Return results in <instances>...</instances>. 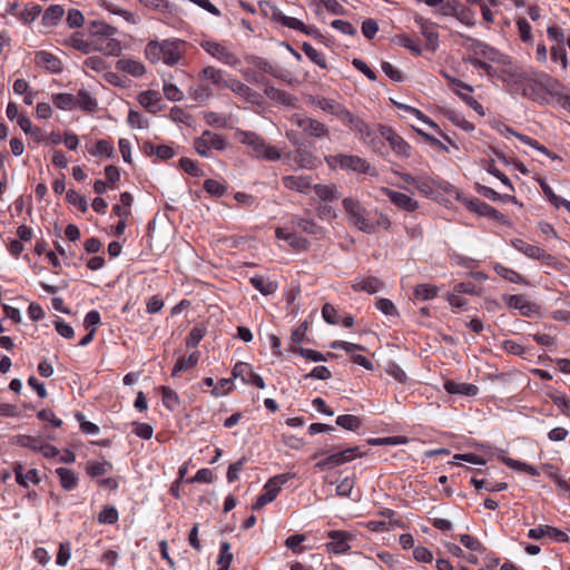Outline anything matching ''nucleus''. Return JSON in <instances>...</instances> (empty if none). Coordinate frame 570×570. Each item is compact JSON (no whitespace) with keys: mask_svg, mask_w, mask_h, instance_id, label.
I'll list each match as a JSON object with an SVG mask.
<instances>
[{"mask_svg":"<svg viewBox=\"0 0 570 570\" xmlns=\"http://www.w3.org/2000/svg\"><path fill=\"white\" fill-rule=\"evenodd\" d=\"M88 31L90 33L95 51L115 57H118L121 53V43L114 37L117 32L115 27L102 21H91L88 26Z\"/></svg>","mask_w":570,"mask_h":570,"instance_id":"nucleus-1","label":"nucleus"},{"mask_svg":"<svg viewBox=\"0 0 570 570\" xmlns=\"http://www.w3.org/2000/svg\"><path fill=\"white\" fill-rule=\"evenodd\" d=\"M522 96L540 104H549L548 96L552 99L561 83L547 73H540L535 79H524L520 83Z\"/></svg>","mask_w":570,"mask_h":570,"instance_id":"nucleus-2","label":"nucleus"},{"mask_svg":"<svg viewBox=\"0 0 570 570\" xmlns=\"http://www.w3.org/2000/svg\"><path fill=\"white\" fill-rule=\"evenodd\" d=\"M238 141L253 150V156L268 161H275L281 158V153L256 132L240 130L235 132Z\"/></svg>","mask_w":570,"mask_h":570,"instance_id":"nucleus-3","label":"nucleus"},{"mask_svg":"<svg viewBox=\"0 0 570 570\" xmlns=\"http://www.w3.org/2000/svg\"><path fill=\"white\" fill-rule=\"evenodd\" d=\"M326 160L330 166H338L344 170L377 176V170L366 159L356 155L337 154Z\"/></svg>","mask_w":570,"mask_h":570,"instance_id":"nucleus-4","label":"nucleus"},{"mask_svg":"<svg viewBox=\"0 0 570 570\" xmlns=\"http://www.w3.org/2000/svg\"><path fill=\"white\" fill-rule=\"evenodd\" d=\"M342 205L344 210L348 215V220L357 229L367 234H372L375 232V224H373L365 217L366 210L357 199L352 197L344 198Z\"/></svg>","mask_w":570,"mask_h":570,"instance_id":"nucleus-5","label":"nucleus"},{"mask_svg":"<svg viewBox=\"0 0 570 570\" xmlns=\"http://www.w3.org/2000/svg\"><path fill=\"white\" fill-rule=\"evenodd\" d=\"M460 37L464 39L463 47L473 53L472 57L478 58V56H480L489 61L502 65L510 63V59L507 56L501 55L498 50L490 47L489 45L462 33H460Z\"/></svg>","mask_w":570,"mask_h":570,"instance_id":"nucleus-6","label":"nucleus"},{"mask_svg":"<svg viewBox=\"0 0 570 570\" xmlns=\"http://www.w3.org/2000/svg\"><path fill=\"white\" fill-rule=\"evenodd\" d=\"M194 148L202 157H210L212 150L223 151L227 148L225 138L210 130H204L199 137L194 139Z\"/></svg>","mask_w":570,"mask_h":570,"instance_id":"nucleus-7","label":"nucleus"},{"mask_svg":"<svg viewBox=\"0 0 570 570\" xmlns=\"http://www.w3.org/2000/svg\"><path fill=\"white\" fill-rule=\"evenodd\" d=\"M291 121L301 128L303 134L308 137L317 139L330 138L328 127L315 118L295 114L292 116Z\"/></svg>","mask_w":570,"mask_h":570,"instance_id":"nucleus-8","label":"nucleus"},{"mask_svg":"<svg viewBox=\"0 0 570 570\" xmlns=\"http://www.w3.org/2000/svg\"><path fill=\"white\" fill-rule=\"evenodd\" d=\"M199 46L208 55L224 65L236 67L240 63V59L237 57V55L229 50L223 42L214 40H202Z\"/></svg>","mask_w":570,"mask_h":570,"instance_id":"nucleus-9","label":"nucleus"},{"mask_svg":"<svg viewBox=\"0 0 570 570\" xmlns=\"http://www.w3.org/2000/svg\"><path fill=\"white\" fill-rule=\"evenodd\" d=\"M309 104L330 115L335 116L343 124L350 121L352 112L334 99L325 97H311Z\"/></svg>","mask_w":570,"mask_h":570,"instance_id":"nucleus-10","label":"nucleus"},{"mask_svg":"<svg viewBox=\"0 0 570 570\" xmlns=\"http://www.w3.org/2000/svg\"><path fill=\"white\" fill-rule=\"evenodd\" d=\"M272 19L289 29L298 30L307 36L314 37L315 39L322 40L324 38L321 31L315 27H307L299 19L284 14L279 9L275 8L273 10Z\"/></svg>","mask_w":570,"mask_h":570,"instance_id":"nucleus-11","label":"nucleus"},{"mask_svg":"<svg viewBox=\"0 0 570 570\" xmlns=\"http://www.w3.org/2000/svg\"><path fill=\"white\" fill-rule=\"evenodd\" d=\"M350 129L357 132L358 138L366 145L371 146L373 150H377V145L382 141L379 139V137L375 135V132L370 128V126L364 122L361 118L355 116L354 114L351 115L350 121H346L344 124Z\"/></svg>","mask_w":570,"mask_h":570,"instance_id":"nucleus-12","label":"nucleus"},{"mask_svg":"<svg viewBox=\"0 0 570 570\" xmlns=\"http://www.w3.org/2000/svg\"><path fill=\"white\" fill-rule=\"evenodd\" d=\"M511 245L517 250H519L520 253H522L523 255H525L529 258L541 261L542 263H544L547 265L554 264L556 258L552 255L548 254L543 248H541L537 245L529 244L520 238L512 239Z\"/></svg>","mask_w":570,"mask_h":570,"instance_id":"nucleus-13","label":"nucleus"},{"mask_svg":"<svg viewBox=\"0 0 570 570\" xmlns=\"http://www.w3.org/2000/svg\"><path fill=\"white\" fill-rule=\"evenodd\" d=\"M355 456H362L358 446L348 448L337 453L331 454L325 459L318 461L315 464V468L320 470H325L326 468L342 465L346 462L352 461Z\"/></svg>","mask_w":570,"mask_h":570,"instance_id":"nucleus-14","label":"nucleus"},{"mask_svg":"<svg viewBox=\"0 0 570 570\" xmlns=\"http://www.w3.org/2000/svg\"><path fill=\"white\" fill-rule=\"evenodd\" d=\"M198 77L203 82L212 85L217 90L227 89L230 82V78H227V73L214 66L203 68Z\"/></svg>","mask_w":570,"mask_h":570,"instance_id":"nucleus-15","label":"nucleus"},{"mask_svg":"<svg viewBox=\"0 0 570 570\" xmlns=\"http://www.w3.org/2000/svg\"><path fill=\"white\" fill-rule=\"evenodd\" d=\"M380 132L382 138L389 141L395 155L402 158H407L411 156V146L401 136H399L391 127L381 126Z\"/></svg>","mask_w":570,"mask_h":570,"instance_id":"nucleus-16","label":"nucleus"},{"mask_svg":"<svg viewBox=\"0 0 570 570\" xmlns=\"http://www.w3.org/2000/svg\"><path fill=\"white\" fill-rule=\"evenodd\" d=\"M184 41L179 39L174 40H163L161 41V61L165 65L174 66L181 58V48L184 46Z\"/></svg>","mask_w":570,"mask_h":570,"instance_id":"nucleus-17","label":"nucleus"},{"mask_svg":"<svg viewBox=\"0 0 570 570\" xmlns=\"http://www.w3.org/2000/svg\"><path fill=\"white\" fill-rule=\"evenodd\" d=\"M381 191L400 209L406 212H415L419 208V203L406 194L382 187Z\"/></svg>","mask_w":570,"mask_h":570,"instance_id":"nucleus-18","label":"nucleus"},{"mask_svg":"<svg viewBox=\"0 0 570 570\" xmlns=\"http://www.w3.org/2000/svg\"><path fill=\"white\" fill-rule=\"evenodd\" d=\"M275 235L278 239L285 240L292 248L296 250H307L309 247V240L296 233L289 232L285 227H277Z\"/></svg>","mask_w":570,"mask_h":570,"instance_id":"nucleus-19","label":"nucleus"},{"mask_svg":"<svg viewBox=\"0 0 570 570\" xmlns=\"http://www.w3.org/2000/svg\"><path fill=\"white\" fill-rule=\"evenodd\" d=\"M36 63L40 67L46 68L52 73H59L62 70L61 60L49 51H38L35 56Z\"/></svg>","mask_w":570,"mask_h":570,"instance_id":"nucleus-20","label":"nucleus"},{"mask_svg":"<svg viewBox=\"0 0 570 570\" xmlns=\"http://www.w3.org/2000/svg\"><path fill=\"white\" fill-rule=\"evenodd\" d=\"M503 301L509 307L519 309L523 316H530L535 312V305L530 303L523 295H505Z\"/></svg>","mask_w":570,"mask_h":570,"instance_id":"nucleus-21","label":"nucleus"},{"mask_svg":"<svg viewBox=\"0 0 570 570\" xmlns=\"http://www.w3.org/2000/svg\"><path fill=\"white\" fill-rule=\"evenodd\" d=\"M452 82L460 89L458 91V95L461 97V99L469 105L473 110H475L479 115H484V109L482 105L475 100L470 94L473 91V88L458 79H453Z\"/></svg>","mask_w":570,"mask_h":570,"instance_id":"nucleus-22","label":"nucleus"},{"mask_svg":"<svg viewBox=\"0 0 570 570\" xmlns=\"http://www.w3.org/2000/svg\"><path fill=\"white\" fill-rule=\"evenodd\" d=\"M285 188L298 193H307L312 187V179L309 176H294L288 175L282 178Z\"/></svg>","mask_w":570,"mask_h":570,"instance_id":"nucleus-23","label":"nucleus"},{"mask_svg":"<svg viewBox=\"0 0 570 570\" xmlns=\"http://www.w3.org/2000/svg\"><path fill=\"white\" fill-rule=\"evenodd\" d=\"M228 89L248 102L255 104L259 101V95L236 78H230Z\"/></svg>","mask_w":570,"mask_h":570,"instance_id":"nucleus-24","label":"nucleus"},{"mask_svg":"<svg viewBox=\"0 0 570 570\" xmlns=\"http://www.w3.org/2000/svg\"><path fill=\"white\" fill-rule=\"evenodd\" d=\"M328 538L332 539L331 542L326 544L327 550L333 553H343L350 549V544L347 543V533L343 531H330Z\"/></svg>","mask_w":570,"mask_h":570,"instance_id":"nucleus-25","label":"nucleus"},{"mask_svg":"<svg viewBox=\"0 0 570 570\" xmlns=\"http://www.w3.org/2000/svg\"><path fill=\"white\" fill-rule=\"evenodd\" d=\"M159 101L160 96L155 90H146L138 95V102L150 114H156L160 110Z\"/></svg>","mask_w":570,"mask_h":570,"instance_id":"nucleus-26","label":"nucleus"},{"mask_svg":"<svg viewBox=\"0 0 570 570\" xmlns=\"http://www.w3.org/2000/svg\"><path fill=\"white\" fill-rule=\"evenodd\" d=\"M384 284L377 277L368 276L362 279H355L352 287L355 292H366L374 294L383 288Z\"/></svg>","mask_w":570,"mask_h":570,"instance_id":"nucleus-27","label":"nucleus"},{"mask_svg":"<svg viewBox=\"0 0 570 570\" xmlns=\"http://www.w3.org/2000/svg\"><path fill=\"white\" fill-rule=\"evenodd\" d=\"M444 389L450 394H461L466 396H474L478 394V386L470 383H458L454 381H446Z\"/></svg>","mask_w":570,"mask_h":570,"instance_id":"nucleus-28","label":"nucleus"},{"mask_svg":"<svg viewBox=\"0 0 570 570\" xmlns=\"http://www.w3.org/2000/svg\"><path fill=\"white\" fill-rule=\"evenodd\" d=\"M294 161L298 165V167L304 169H313L317 166V158L305 148H297L294 151Z\"/></svg>","mask_w":570,"mask_h":570,"instance_id":"nucleus-29","label":"nucleus"},{"mask_svg":"<svg viewBox=\"0 0 570 570\" xmlns=\"http://www.w3.org/2000/svg\"><path fill=\"white\" fill-rule=\"evenodd\" d=\"M249 283L255 289L265 296L274 294L278 287L276 282L269 281L268 278L261 275L250 277Z\"/></svg>","mask_w":570,"mask_h":570,"instance_id":"nucleus-30","label":"nucleus"},{"mask_svg":"<svg viewBox=\"0 0 570 570\" xmlns=\"http://www.w3.org/2000/svg\"><path fill=\"white\" fill-rule=\"evenodd\" d=\"M199 357V352H194L188 357H179L174 365L171 376H177L180 372L194 368L197 365Z\"/></svg>","mask_w":570,"mask_h":570,"instance_id":"nucleus-31","label":"nucleus"},{"mask_svg":"<svg viewBox=\"0 0 570 570\" xmlns=\"http://www.w3.org/2000/svg\"><path fill=\"white\" fill-rule=\"evenodd\" d=\"M117 68L134 77H141L146 72L145 66L132 59H120L117 61Z\"/></svg>","mask_w":570,"mask_h":570,"instance_id":"nucleus-32","label":"nucleus"},{"mask_svg":"<svg viewBox=\"0 0 570 570\" xmlns=\"http://www.w3.org/2000/svg\"><path fill=\"white\" fill-rule=\"evenodd\" d=\"M392 102L399 108V109H402L409 114H412L414 115L419 120H421L422 122L426 124L429 127L435 129L438 132H440L441 135L442 131L440 129V127L438 126V124H435L431 118H429L426 115H424L421 110L412 107V106H409V105H405V104H402V102H397L395 100H392Z\"/></svg>","mask_w":570,"mask_h":570,"instance_id":"nucleus-33","label":"nucleus"},{"mask_svg":"<svg viewBox=\"0 0 570 570\" xmlns=\"http://www.w3.org/2000/svg\"><path fill=\"white\" fill-rule=\"evenodd\" d=\"M65 9L60 4H51L42 16V24L46 27L56 26L63 17Z\"/></svg>","mask_w":570,"mask_h":570,"instance_id":"nucleus-34","label":"nucleus"},{"mask_svg":"<svg viewBox=\"0 0 570 570\" xmlns=\"http://www.w3.org/2000/svg\"><path fill=\"white\" fill-rule=\"evenodd\" d=\"M56 474L58 475L60 484L65 490L70 491L77 487L78 476L72 470L67 468H58L56 469Z\"/></svg>","mask_w":570,"mask_h":570,"instance_id":"nucleus-35","label":"nucleus"},{"mask_svg":"<svg viewBox=\"0 0 570 570\" xmlns=\"http://www.w3.org/2000/svg\"><path fill=\"white\" fill-rule=\"evenodd\" d=\"M313 189L317 197L323 202H333L338 199V191L334 184H317L313 186Z\"/></svg>","mask_w":570,"mask_h":570,"instance_id":"nucleus-36","label":"nucleus"},{"mask_svg":"<svg viewBox=\"0 0 570 570\" xmlns=\"http://www.w3.org/2000/svg\"><path fill=\"white\" fill-rule=\"evenodd\" d=\"M277 494H278V492H276L275 488H273V487L269 488V484L266 482V484L263 488V493L257 497L252 509L254 511L261 510L267 503L273 502L277 498Z\"/></svg>","mask_w":570,"mask_h":570,"instance_id":"nucleus-37","label":"nucleus"},{"mask_svg":"<svg viewBox=\"0 0 570 570\" xmlns=\"http://www.w3.org/2000/svg\"><path fill=\"white\" fill-rule=\"evenodd\" d=\"M291 223L294 227H297L302 232L309 235H317L322 230V227L315 224L313 220L302 218L295 215L292 217Z\"/></svg>","mask_w":570,"mask_h":570,"instance_id":"nucleus-38","label":"nucleus"},{"mask_svg":"<svg viewBox=\"0 0 570 570\" xmlns=\"http://www.w3.org/2000/svg\"><path fill=\"white\" fill-rule=\"evenodd\" d=\"M301 49L311 61H313L322 69H327V62L325 57L320 51H317L312 45H309L308 42H303Z\"/></svg>","mask_w":570,"mask_h":570,"instance_id":"nucleus-39","label":"nucleus"},{"mask_svg":"<svg viewBox=\"0 0 570 570\" xmlns=\"http://www.w3.org/2000/svg\"><path fill=\"white\" fill-rule=\"evenodd\" d=\"M76 98V107L87 111H94L97 108V101L90 96L86 89H79Z\"/></svg>","mask_w":570,"mask_h":570,"instance_id":"nucleus-40","label":"nucleus"},{"mask_svg":"<svg viewBox=\"0 0 570 570\" xmlns=\"http://www.w3.org/2000/svg\"><path fill=\"white\" fill-rule=\"evenodd\" d=\"M336 424L347 431H357L362 426V420L353 414H343L336 417Z\"/></svg>","mask_w":570,"mask_h":570,"instance_id":"nucleus-41","label":"nucleus"},{"mask_svg":"<svg viewBox=\"0 0 570 570\" xmlns=\"http://www.w3.org/2000/svg\"><path fill=\"white\" fill-rule=\"evenodd\" d=\"M233 558V553L230 552V543L223 541L219 547V557L217 560V564L219 566L218 570H229Z\"/></svg>","mask_w":570,"mask_h":570,"instance_id":"nucleus-42","label":"nucleus"},{"mask_svg":"<svg viewBox=\"0 0 570 570\" xmlns=\"http://www.w3.org/2000/svg\"><path fill=\"white\" fill-rule=\"evenodd\" d=\"M163 404L170 411H174L179 404L178 394L169 386H160Z\"/></svg>","mask_w":570,"mask_h":570,"instance_id":"nucleus-43","label":"nucleus"},{"mask_svg":"<svg viewBox=\"0 0 570 570\" xmlns=\"http://www.w3.org/2000/svg\"><path fill=\"white\" fill-rule=\"evenodd\" d=\"M493 268L499 276L511 283H524V278L522 277V275L512 268L505 267L501 264H495Z\"/></svg>","mask_w":570,"mask_h":570,"instance_id":"nucleus-44","label":"nucleus"},{"mask_svg":"<svg viewBox=\"0 0 570 570\" xmlns=\"http://www.w3.org/2000/svg\"><path fill=\"white\" fill-rule=\"evenodd\" d=\"M421 24V32L428 41L429 48L434 51L439 45V33L429 26L423 19L416 20Z\"/></svg>","mask_w":570,"mask_h":570,"instance_id":"nucleus-45","label":"nucleus"},{"mask_svg":"<svg viewBox=\"0 0 570 570\" xmlns=\"http://www.w3.org/2000/svg\"><path fill=\"white\" fill-rule=\"evenodd\" d=\"M502 462L511 469L525 472L532 476L539 475V471L537 470V468L525 462L518 461L507 456H502Z\"/></svg>","mask_w":570,"mask_h":570,"instance_id":"nucleus-46","label":"nucleus"},{"mask_svg":"<svg viewBox=\"0 0 570 570\" xmlns=\"http://www.w3.org/2000/svg\"><path fill=\"white\" fill-rule=\"evenodd\" d=\"M471 205L480 215L489 216L494 220H502L504 217L499 210L479 199L471 202Z\"/></svg>","mask_w":570,"mask_h":570,"instance_id":"nucleus-47","label":"nucleus"},{"mask_svg":"<svg viewBox=\"0 0 570 570\" xmlns=\"http://www.w3.org/2000/svg\"><path fill=\"white\" fill-rule=\"evenodd\" d=\"M53 105L62 110H72L76 107V98L71 94H57L52 97Z\"/></svg>","mask_w":570,"mask_h":570,"instance_id":"nucleus-48","label":"nucleus"},{"mask_svg":"<svg viewBox=\"0 0 570 570\" xmlns=\"http://www.w3.org/2000/svg\"><path fill=\"white\" fill-rule=\"evenodd\" d=\"M89 153L92 156H97V157L105 156L107 158H111L115 155V148L110 141L100 139L97 141L95 148L90 149Z\"/></svg>","mask_w":570,"mask_h":570,"instance_id":"nucleus-49","label":"nucleus"},{"mask_svg":"<svg viewBox=\"0 0 570 570\" xmlns=\"http://www.w3.org/2000/svg\"><path fill=\"white\" fill-rule=\"evenodd\" d=\"M161 41L150 40L145 48L146 58L151 63H158L161 61Z\"/></svg>","mask_w":570,"mask_h":570,"instance_id":"nucleus-50","label":"nucleus"},{"mask_svg":"<svg viewBox=\"0 0 570 570\" xmlns=\"http://www.w3.org/2000/svg\"><path fill=\"white\" fill-rule=\"evenodd\" d=\"M68 43L75 48L76 50H79L80 52L85 53V55H88L90 53L91 51H95L94 49V46H92V42H91V39L88 41V40H83L79 33H75L72 35L69 40H68Z\"/></svg>","mask_w":570,"mask_h":570,"instance_id":"nucleus-51","label":"nucleus"},{"mask_svg":"<svg viewBox=\"0 0 570 570\" xmlns=\"http://www.w3.org/2000/svg\"><path fill=\"white\" fill-rule=\"evenodd\" d=\"M505 66L509 68L503 69L501 72L498 71V76L494 78H498L508 85L514 83L520 86L523 80L521 79V75L517 73V70L511 67V62Z\"/></svg>","mask_w":570,"mask_h":570,"instance_id":"nucleus-52","label":"nucleus"},{"mask_svg":"<svg viewBox=\"0 0 570 570\" xmlns=\"http://www.w3.org/2000/svg\"><path fill=\"white\" fill-rule=\"evenodd\" d=\"M112 469V464L109 462L90 461L87 464V473L91 478H98L106 474Z\"/></svg>","mask_w":570,"mask_h":570,"instance_id":"nucleus-53","label":"nucleus"},{"mask_svg":"<svg viewBox=\"0 0 570 570\" xmlns=\"http://www.w3.org/2000/svg\"><path fill=\"white\" fill-rule=\"evenodd\" d=\"M16 443L19 446L30 449L33 452H38L42 448L41 440L39 438L31 436V435H24V434L17 435Z\"/></svg>","mask_w":570,"mask_h":570,"instance_id":"nucleus-54","label":"nucleus"},{"mask_svg":"<svg viewBox=\"0 0 570 570\" xmlns=\"http://www.w3.org/2000/svg\"><path fill=\"white\" fill-rule=\"evenodd\" d=\"M414 297L421 301L432 299L438 295V287L429 284H420L414 288Z\"/></svg>","mask_w":570,"mask_h":570,"instance_id":"nucleus-55","label":"nucleus"},{"mask_svg":"<svg viewBox=\"0 0 570 570\" xmlns=\"http://www.w3.org/2000/svg\"><path fill=\"white\" fill-rule=\"evenodd\" d=\"M464 61L470 63L475 69H480V70L484 71V73L489 78H494L495 76H498V70L494 67H492L488 62H485L476 57H468L466 59H464Z\"/></svg>","mask_w":570,"mask_h":570,"instance_id":"nucleus-56","label":"nucleus"},{"mask_svg":"<svg viewBox=\"0 0 570 570\" xmlns=\"http://www.w3.org/2000/svg\"><path fill=\"white\" fill-rule=\"evenodd\" d=\"M179 166L185 173L189 174L193 177L204 176V171L198 166V163L190 158H187V157L180 158Z\"/></svg>","mask_w":570,"mask_h":570,"instance_id":"nucleus-57","label":"nucleus"},{"mask_svg":"<svg viewBox=\"0 0 570 570\" xmlns=\"http://www.w3.org/2000/svg\"><path fill=\"white\" fill-rule=\"evenodd\" d=\"M420 193L430 196L435 191V181L425 176H419L414 186Z\"/></svg>","mask_w":570,"mask_h":570,"instance_id":"nucleus-58","label":"nucleus"},{"mask_svg":"<svg viewBox=\"0 0 570 570\" xmlns=\"http://www.w3.org/2000/svg\"><path fill=\"white\" fill-rule=\"evenodd\" d=\"M119 514L115 507L106 505L99 512L98 521L104 524H114L118 521Z\"/></svg>","mask_w":570,"mask_h":570,"instance_id":"nucleus-59","label":"nucleus"},{"mask_svg":"<svg viewBox=\"0 0 570 570\" xmlns=\"http://www.w3.org/2000/svg\"><path fill=\"white\" fill-rule=\"evenodd\" d=\"M206 330L203 326H194L186 337L187 347H196L205 336Z\"/></svg>","mask_w":570,"mask_h":570,"instance_id":"nucleus-60","label":"nucleus"},{"mask_svg":"<svg viewBox=\"0 0 570 570\" xmlns=\"http://www.w3.org/2000/svg\"><path fill=\"white\" fill-rule=\"evenodd\" d=\"M375 306L379 311H381L383 314L389 316H397L399 312L394 303L389 298L380 297L375 302Z\"/></svg>","mask_w":570,"mask_h":570,"instance_id":"nucleus-61","label":"nucleus"},{"mask_svg":"<svg viewBox=\"0 0 570 570\" xmlns=\"http://www.w3.org/2000/svg\"><path fill=\"white\" fill-rule=\"evenodd\" d=\"M66 200L69 204L77 206L82 213H86L88 209L87 200L73 189H69L67 191Z\"/></svg>","mask_w":570,"mask_h":570,"instance_id":"nucleus-62","label":"nucleus"},{"mask_svg":"<svg viewBox=\"0 0 570 570\" xmlns=\"http://www.w3.org/2000/svg\"><path fill=\"white\" fill-rule=\"evenodd\" d=\"M355 485V476H346L336 485L338 497H351Z\"/></svg>","mask_w":570,"mask_h":570,"instance_id":"nucleus-63","label":"nucleus"},{"mask_svg":"<svg viewBox=\"0 0 570 570\" xmlns=\"http://www.w3.org/2000/svg\"><path fill=\"white\" fill-rule=\"evenodd\" d=\"M41 12L42 8L39 4H31L20 12L19 18L23 23H30L35 21Z\"/></svg>","mask_w":570,"mask_h":570,"instance_id":"nucleus-64","label":"nucleus"}]
</instances>
